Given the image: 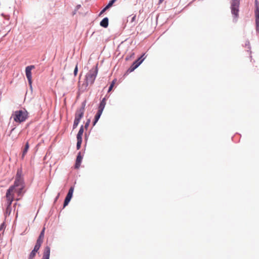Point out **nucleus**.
<instances>
[{
	"mask_svg": "<svg viewBox=\"0 0 259 259\" xmlns=\"http://www.w3.org/2000/svg\"><path fill=\"white\" fill-rule=\"evenodd\" d=\"M102 112L98 111L97 114H96L94 118V121L93 122V125H95L96 123L98 121L99 119L100 118Z\"/></svg>",
	"mask_w": 259,
	"mask_h": 259,
	"instance_id": "aec40b11",
	"label": "nucleus"
},
{
	"mask_svg": "<svg viewBox=\"0 0 259 259\" xmlns=\"http://www.w3.org/2000/svg\"><path fill=\"white\" fill-rule=\"evenodd\" d=\"M77 149H79L80 147V145L82 142V139H77Z\"/></svg>",
	"mask_w": 259,
	"mask_h": 259,
	"instance_id": "a878e982",
	"label": "nucleus"
},
{
	"mask_svg": "<svg viewBox=\"0 0 259 259\" xmlns=\"http://www.w3.org/2000/svg\"><path fill=\"white\" fill-rule=\"evenodd\" d=\"M24 186L23 179L21 177V171L18 170L15 179V181L13 186H11L8 190L12 189V191L10 192V195L14 196L13 192L16 187Z\"/></svg>",
	"mask_w": 259,
	"mask_h": 259,
	"instance_id": "7ed1b4c3",
	"label": "nucleus"
},
{
	"mask_svg": "<svg viewBox=\"0 0 259 259\" xmlns=\"http://www.w3.org/2000/svg\"><path fill=\"white\" fill-rule=\"evenodd\" d=\"M163 0H160V2H162Z\"/></svg>",
	"mask_w": 259,
	"mask_h": 259,
	"instance_id": "473e14b6",
	"label": "nucleus"
},
{
	"mask_svg": "<svg viewBox=\"0 0 259 259\" xmlns=\"http://www.w3.org/2000/svg\"><path fill=\"white\" fill-rule=\"evenodd\" d=\"M113 85H114V82H113L111 84V85H110V87H109V89H108V92H110V91L112 90V88H113Z\"/></svg>",
	"mask_w": 259,
	"mask_h": 259,
	"instance_id": "cd10ccee",
	"label": "nucleus"
},
{
	"mask_svg": "<svg viewBox=\"0 0 259 259\" xmlns=\"http://www.w3.org/2000/svg\"><path fill=\"white\" fill-rule=\"evenodd\" d=\"M29 144H28V142H27L26 143V145H25V148L23 151V153H22V158H24L25 155L26 154V153L27 152L28 149H29Z\"/></svg>",
	"mask_w": 259,
	"mask_h": 259,
	"instance_id": "4be33fe9",
	"label": "nucleus"
},
{
	"mask_svg": "<svg viewBox=\"0 0 259 259\" xmlns=\"http://www.w3.org/2000/svg\"><path fill=\"white\" fill-rule=\"evenodd\" d=\"M231 13L233 16L234 22H236L239 16L240 0H231Z\"/></svg>",
	"mask_w": 259,
	"mask_h": 259,
	"instance_id": "20e7f679",
	"label": "nucleus"
},
{
	"mask_svg": "<svg viewBox=\"0 0 259 259\" xmlns=\"http://www.w3.org/2000/svg\"><path fill=\"white\" fill-rule=\"evenodd\" d=\"M34 68V65H30L27 66L25 68V73L26 77L28 80L29 84L30 85L32 83V75H31V70Z\"/></svg>",
	"mask_w": 259,
	"mask_h": 259,
	"instance_id": "9d476101",
	"label": "nucleus"
},
{
	"mask_svg": "<svg viewBox=\"0 0 259 259\" xmlns=\"http://www.w3.org/2000/svg\"><path fill=\"white\" fill-rule=\"evenodd\" d=\"M77 71H78V69H77V65H76L75 67V69L74 70V76H76L77 73Z\"/></svg>",
	"mask_w": 259,
	"mask_h": 259,
	"instance_id": "bb28decb",
	"label": "nucleus"
},
{
	"mask_svg": "<svg viewBox=\"0 0 259 259\" xmlns=\"http://www.w3.org/2000/svg\"><path fill=\"white\" fill-rule=\"evenodd\" d=\"M63 205V207H65V201H64Z\"/></svg>",
	"mask_w": 259,
	"mask_h": 259,
	"instance_id": "2f4dec72",
	"label": "nucleus"
},
{
	"mask_svg": "<svg viewBox=\"0 0 259 259\" xmlns=\"http://www.w3.org/2000/svg\"><path fill=\"white\" fill-rule=\"evenodd\" d=\"M100 25L104 28H106L108 26V19L104 18L100 22Z\"/></svg>",
	"mask_w": 259,
	"mask_h": 259,
	"instance_id": "6ab92c4d",
	"label": "nucleus"
},
{
	"mask_svg": "<svg viewBox=\"0 0 259 259\" xmlns=\"http://www.w3.org/2000/svg\"><path fill=\"white\" fill-rule=\"evenodd\" d=\"M81 8L80 5H78L75 7V9L72 12V15L73 16L76 14L77 11Z\"/></svg>",
	"mask_w": 259,
	"mask_h": 259,
	"instance_id": "5701e85b",
	"label": "nucleus"
},
{
	"mask_svg": "<svg viewBox=\"0 0 259 259\" xmlns=\"http://www.w3.org/2000/svg\"><path fill=\"white\" fill-rule=\"evenodd\" d=\"M145 54L141 56L139 58H138L137 60H136L131 66L130 70V71H134L135 69H136L145 60V57H144Z\"/></svg>",
	"mask_w": 259,
	"mask_h": 259,
	"instance_id": "1a4fd4ad",
	"label": "nucleus"
},
{
	"mask_svg": "<svg viewBox=\"0 0 259 259\" xmlns=\"http://www.w3.org/2000/svg\"><path fill=\"white\" fill-rule=\"evenodd\" d=\"M4 226V224H2V225H1V226H0V230H1L2 229H3Z\"/></svg>",
	"mask_w": 259,
	"mask_h": 259,
	"instance_id": "7c9ffc66",
	"label": "nucleus"
},
{
	"mask_svg": "<svg viewBox=\"0 0 259 259\" xmlns=\"http://www.w3.org/2000/svg\"><path fill=\"white\" fill-rule=\"evenodd\" d=\"M51 248L49 246H46L44 248L42 259H50Z\"/></svg>",
	"mask_w": 259,
	"mask_h": 259,
	"instance_id": "ddd939ff",
	"label": "nucleus"
},
{
	"mask_svg": "<svg viewBox=\"0 0 259 259\" xmlns=\"http://www.w3.org/2000/svg\"><path fill=\"white\" fill-rule=\"evenodd\" d=\"M14 120L17 122L25 121L28 118V112L25 109L16 111L13 115Z\"/></svg>",
	"mask_w": 259,
	"mask_h": 259,
	"instance_id": "f257e3e1",
	"label": "nucleus"
},
{
	"mask_svg": "<svg viewBox=\"0 0 259 259\" xmlns=\"http://www.w3.org/2000/svg\"><path fill=\"white\" fill-rule=\"evenodd\" d=\"M45 228L44 227L42 231H41L38 238H37L36 240V243H39L40 244H42L44 241V236H45Z\"/></svg>",
	"mask_w": 259,
	"mask_h": 259,
	"instance_id": "dca6fc26",
	"label": "nucleus"
},
{
	"mask_svg": "<svg viewBox=\"0 0 259 259\" xmlns=\"http://www.w3.org/2000/svg\"><path fill=\"white\" fill-rule=\"evenodd\" d=\"M90 120H89L86 122V123H85V128H87V127H88V126H89V124H90Z\"/></svg>",
	"mask_w": 259,
	"mask_h": 259,
	"instance_id": "c756f323",
	"label": "nucleus"
},
{
	"mask_svg": "<svg viewBox=\"0 0 259 259\" xmlns=\"http://www.w3.org/2000/svg\"><path fill=\"white\" fill-rule=\"evenodd\" d=\"M136 15H132L127 17L126 24L131 27H133L136 25Z\"/></svg>",
	"mask_w": 259,
	"mask_h": 259,
	"instance_id": "9b49d317",
	"label": "nucleus"
},
{
	"mask_svg": "<svg viewBox=\"0 0 259 259\" xmlns=\"http://www.w3.org/2000/svg\"><path fill=\"white\" fill-rule=\"evenodd\" d=\"M74 191V188L73 187H71L70 189L69 190V191L68 192V194L67 195V196L66 197V206H67L71 200L72 194Z\"/></svg>",
	"mask_w": 259,
	"mask_h": 259,
	"instance_id": "2eb2a0df",
	"label": "nucleus"
},
{
	"mask_svg": "<svg viewBox=\"0 0 259 259\" xmlns=\"http://www.w3.org/2000/svg\"><path fill=\"white\" fill-rule=\"evenodd\" d=\"M23 188H24V186H22L16 187V189H15L14 192H13L14 194L15 193H16L17 194L18 196L20 197L19 198H17L16 199V201H18L19 200H20V197L22 196V195L23 193Z\"/></svg>",
	"mask_w": 259,
	"mask_h": 259,
	"instance_id": "4468645a",
	"label": "nucleus"
},
{
	"mask_svg": "<svg viewBox=\"0 0 259 259\" xmlns=\"http://www.w3.org/2000/svg\"><path fill=\"white\" fill-rule=\"evenodd\" d=\"M82 159V158L80 154H79L77 155L76 160V163H75V167L76 168H78L80 166Z\"/></svg>",
	"mask_w": 259,
	"mask_h": 259,
	"instance_id": "a211bd4d",
	"label": "nucleus"
},
{
	"mask_svg": "<svg viewBox=\"0 0 259 259\" xmlns=\"http://www.w3.org/2000/svg\"><path fill=\"white\" fill-rule=\"evenodd\" d=\"M106 104V100L105 98H104L100 103L98 111L103 112V111L105 107Z\"/></svg>",
	"mask_w": 259,
	"mask_h": 259,
	"instance_id": "f3484780",
	"label": "nucleus"
},
{
	"mask_svg": "<svg viewBox=\"0 0 259 259\" xmlns=\"http://www.w3.org/2000/svg\"><path fill=\"white\" fill-rule=\"evenodd\" d=\"M98 73V68L96 66L92 68L85 76V85H92L94 83Z\"/></svg>",
	"mask_w": 259,
	"mask_h": 259,
	"instance_id": "f03ea898",
	"label": "nucleus"
},
{
	"mask_svg": "<svg viewBox=\"0 0 259 259\" xmlns=\"http://www.w3.org/2000/svg\"><path fill=\"white\" fill-rule=\"evenodd\" d=\"M12 191V189L8 190L6 193V197L7 199V213H10L11 211V206L12 202L14 200V196L10 195V192Z\"/></svg>",
	"mask_w": 259,
	"mask_h": 259,
	"instance_id": "39448f33",
	"label": "nucleus"
},
{
	"mask_svg": "<svg viewBox=\"0 0 259 259\" xmlns=\"http://www.w3.org/2000/svg\"><path fill=\"white\" fill-rule=\"evenodd\" d=\"M255 10L254 14L255 17L256 30L259 32V3L257 0L254 1Z\"/></svg>",
	"mask_w": 259,
	"mask_h": 259,
	"instance_id": "423d86ee",
	"label": "nucleus"
},
{
	"mask_svg": "<svg viewBox=\"0 0 259 259\" xmlns=\"http://www.w3.org/2000/svg\"><path fill=\"white\" fill-rule=\"evenodd\" d=\"M85 105L86 101H84L82 103L81 107L78 109L76 112L75 117L76 119H78V120H80L82 117L84 112Z\"/></svg>",
	"mask_w": 259,
	"mask_h": 259,
	"instance_id": "0eeeda50",
	"label": "nucleus"
},
{
	"mask_svg": "<svg viewBox=\"0 0 259 259\" xmlns=\"http://www.w3.org/2000/svg\"><path fill=\"white\" fill-rule=\"evenodd\" d=\"M83 133V128L81 126L79 130V132L77 135V139H82V136Z\"/></svg>",
	"mask_w": 259,
	"mask_h": 259,
	"instance_id": "412c9836",
	"label": "nucleus"
},
{
	"mask_svg": "<svg viewBox=\"0 0 259 259\" xmlns=\"http://www.w3.org/2000/svg\"><path fill=\"white\" fill-rule=\"evenodd\" d=\"M145 54L141 56L139 58H138L137 60H136L131 66L130 70V71H134L135 69H136L145 60V57H144Z\"/></svg>",
	"mask_w": 259,
	"mask_h": 259,
	"instance_id": "6e6552de",
	"label": "nucleus"
},
{
	"mask_svg": "<svg viewBox=\"0 0 259 259\" xmlns=\"http://www.w3.org/2000/svg\"><path fill=\"white\" fill-rule=\"evenodd\" d=\"M108 9H106V7L104 8L100 12V15H101L103 13H104Z\"/></svg>",
	"mask_w": 259,
	"mask_h": 259,
	"instance_id": "c85d7f7f",
	"label": "nucleus"
},
{
	"mask_svg": "<svg viewBox=\"0 0 259 259\" xmlns=\"http://www.w3.org/2000/svg\"><path fill=\"white\" fill-rule=\"evenodd\" d=\"M117 0H111L109 2V3H108V4L106 6V9H109L112 6V5H113V4Z\"/></svg>",
	"mask_w": 259,
	"mask_h": 259,
	"instance_id": "b1692460",
	"label": "nucleus"
},
{
	"mask_svg": "<svg viewBox=\"0 0 259 259\" xmlns=\"http://www.w3.org/2000/svg\"><path fill=\"white\" fill-rule=\"evenodd\" d=\"M80 120L78 119H76L75 118L74 123H73V128H75L78 125Z\"/></svg>",
	"mask_w": 259,
	"mask_h": 259,
	"instance_id": "393cba45",
	"label": "nucleus"
},
{
	"mask_svg": "<svg viewBox=\"0 0 259 259\" xmlns=\"http://www.w3.org/2000/svg\"><path fill=\"white\" fill-rule=\"evenodd\" d=\"M41 245V244L36 242V244L34 246L33 249L31 251V252L30 253L29 255L28 259H33L35 257L36 252L39 249Z\"/></svg>",
	"mask_w": 259,
	"mask_h": 259,
	"instance_id": "f8f14e48",
	"label": "nucleus"
}]
</instances>
